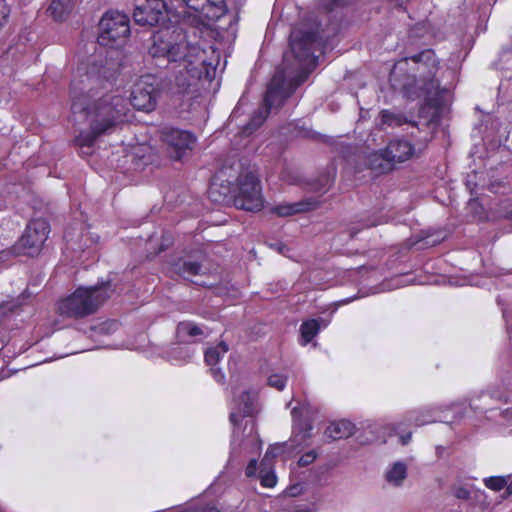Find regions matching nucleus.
<instances>
[{"label": "nucleus", "instance_id": "41", "mask_svg": "<svg viewBox=\"0 0 512 512\" xmlns=\"http://www.w3.org/2000/svg\"><path fill=\"white\" fill-rule=\"evenodd\" d=\"M321 181L324 182L322 184V187H326L329 184V182H330V178L329 177H324L323 179H321Z\"/></svg>", "mask_w": 512, "mask_h": 512}, {"label": "nucleus", "instance_id": "26", "mask_svg": "<svg viewBox=\"0 0 512 512\" xmlns=\"http://www.w3.org/2000/svg\"><path fill=\"white\" fill-rule=\"evenodd\" d=\"M381 123L388 126H400L405 120L400 114L392 113L388 110H383L380 114Z\"/></svg>", "mask_w": 512, "mask_h": 512}, {"label": "nucleus", "instance_id": "21", "mask_svg": "<svg viewBox=\"0 0 512 512\" xmlns=\"http://www.w3.org/2000/svg\"><path fill=\"white\" fill-rule=\"evenodd\" d=\"M386 481L398 487L401 486L407 477V466L403 462H396L386 472Z\"/></svg>", "mask_w": 512, "mask_h": 512}, {"label": "nucleus", "instance_id": "30", "mask_svg": "<svg viewBox=\"0 0 512 512\" xmlns=\"http://www.w3.org/2000/svg\"><path fill=\"white\" fill-rule=\"evenodd\" d=\"M453 495L462 500L470 499V491L463 486H455L453 487Z\"/></svg>", "mask_w": 512, "mask_h": 512}, {"label": "nucleus", "instance_id": "14", "mask_svg": "<svg viewBox=\"0 0 512 512\" xmlns=\"http://www.w3.org/2000/svg\"><path fill=\"white\" fill-rule=\"evenodd\" d=\"M255 397V393L243 391L236 399V407L230 414V420L234 425H237L243 417L253 413Z\"/></svg>", "mask_w": 512, "mask_h": 512}, {"label": "nucleus", "instance_id": "24", "mask_svg": "<svg viewBox=\"0 0 512 512\" xmlns=\"http://www.w3.org/2000/svg\"><path fill=\"white\" fill-rule=\"evenodd\" d=\"M319 323L315 319H311L302 323L300 327L303 344L309 343L319 332Z\"/></svg>", "mask_w": 512, "mask_h": 512}, {"label": "nucleus", "instance_id": "7", "mask_svg": "<svg viewBox=\"0 0 512 512\" xmlns=\"http://www.w3.org/2000/svg\"><path fill=\"white\" fill-rule=\"evenodd\" d=\"M160 138L169 156L174 160H182L193 149L196 138L185 130L165 127L160 132Z\"/></svg>", "mask_w": 512, "mask_h": 512}, {"label": "nucleus", "instance_id": "3", "mask_svg": "<svg viewBox=\"0 0 512 512\" xmlns=\"http://www.w3.org/2000/svg\"><path fill=\"white\" fill-rule=\"evenodd\" d=\"M171 38L154 35L149 53L154 58H167L169 63L174 64L171 69L175 74V83L185 89L200 79L206 70L205 50L199 43H191L185 34L177 33L175 41Z\"/></svg>", "mask_w": 512, "mask_h": 512}, {"label": "nucleus", "instance_id": "15", "mask_svg": "<svg viewBox=\"0 0 512 512\" xmlns=\"http://www.w3.org/2000/svg\"><path fill=\"white\" fill-rule=\"evenodd\" d=\"M365 164L377 174L387 173L394 169L385 150L369 153L365 158Z\"/></svg>", "mask_w": 512, "mask_h": 512}, {"label": "nucleus", "instance_id": "40", "mask_svg": "<svg viewBox=\"0 0 512 512\" xmlns=\"http://www.w3.org/2000/svg\"><path fill=\"white\" fill-rule=\"evenodd\" d=\"M378 224H379V222H377V221H367V222H365V223L363 224V226H364L365 228H369V227L376 226V225H378Z\"/></svg>", "mask_w": 512, "mask_h": 512}, {"label": "nucleus", "instance_id": "45", "mask_svg": "<svg viewBox=\"0 0 512 512\" xmlns=\"http://www.w3.org/2000/svg\"><path fill=\"white\" fill-rule=\"evenodd\" d=\"M109 326H110V327H116V326H117V323H116V322H111V323H109Z\"/></svg>", "mask_w": 512, "mask_h": 512}, {"label": "nucleus", "instance_id": "8", "mask_svg": "<svg viewBox=\"0 0 512 512\" xmlns=\"http://www.w3.org/2000/svg\"><path fill=\"white\" fill-rule=\"evenodd\" d=\"M100 35L98 41L101 45L125 39L130 33L129 18L119 11L107 12L99 22Z\"/></svg>", "mask_w": 512, "mask_h": 512}, {"label": "nucleus", "instance_id": "1", "mask_svg": "<svg viewBox=\"0 0 512 512\" xmlns=\"http://www.w3.org/2000/svg\"><path fill=\"white\" fill-rule=\"evenodd\" d=\"M329 36L314 16H310L291 31L290 49L298 62L295 67L297 74L287 85L282 75L278 74L273 77L267 88L263 106L259 107L243 127L244 135H250L258 129L267 118L270 109L280 107L296 88L307 80L309 74L316 67L314 52L321 48L324 39Z\"/></svg>", "mask_w": 512, "mask_h": 512}, {"label": "nucleus", "instance_id": "29", "mask_svg": "<svg viewBox=\"0 0 512 512\" xmlns=\"http://www.w3.org/2000/svg\"><path fill=\"white\" fill-rule=\"evenodd\" d=\"M316 457L317 455L315 451L311 450L300 457V459L298 460V465L300 467L308 466L315 461Z\"/></svg>", "mask_w": 512, "mask_h": 512}, {"label": "nucleus", "instance_id": "32", "mask_svg": "<svg viewBox=\"0 0 512 512\" xmlns=\"http://www.w3.org/2000/svg\"><path fill=\"white\" fill-rule=\"evenodd\" d=\"M435 86H436L435 80L431 78L427 84H425L424 86H422L420 88L421 93L415 92L411 97L414 99V98L420 97L422 94H430L432 92V90L435 89Z\"/></svg>", "mask_w": 512, "mask_h": 512}, {"label": "nucleus", "instance_id": "22", "mask_svg": "<svg viewBox=\"0 0 512 512\" xmlns=\"http://www.w3.org/2000/svg\"><path fill=\"white\" fill-rule=\"evenodd\" d=\"M177 335L180 339H185V337H198L204 336L205 331L200 326L196 325L191 321H183L177 325Z\"/></svg>", "mask_w": 512, "mask_h": 512}, {"label": "nucleus", "instance_id": "9", "mask_svg": "<svg viewBox=\"0 0 512 512\" xmlns=\"http://www.w3.org/2000/svg\"><path fill=\"white\" fill-rule=\"evenodd\" d=\"M50 232L49 223L42 218L33 219L26 227L15 249L29 256L38 254Z\"/></svg>", "mask_w": 512, "mask_h": 512}, {"label": "nucleus", "instance_id": "4", "mask_svg": "<svg viewBox=\"0 0 512 512\" xmlns=\"http://www.w3.org/2000/svg\"><path fill=\"white\" fill-rule=\"evenodd\" d=\"M111 294L110 282L90 287H79L58 302L57 311L61 316L67 318L82 319L96 313Z\"/></svg>", "mask_w": 512, "mask_h": 512}, {"label": "nucleus", "instance_id": "44", "mask_svg": "<svg viewBox=\"0 0 512 512\" xmlns=\"http://www.w3.org/2000/svg\"><path fill=\"white\" fill-rule=\"evenodd\" d=\"M297 410H298L297 408H293V410H292V415H293V417H295V416H296V414H297Z\"/></svg>", "mask_w": 512, "mask_h": 512}, {"label": "nucleus", "instance_id": "37", "mask_svg": "<svg viewBox=\"0 0 512 512\" xmlns=\"http://www.w3.org/2000/svg\"><path fill=\"white\" fill-rule=\"evenodd\" d=\"M411 440V433L400 436V442L402 445H406Z\"/></svg>", "mask_w": 512, "mask_h": 512}, {"label": "nucleus", "instance_id": "6", "mask_svg": "<svg viewBox=\"0 0 512 512\" xmlns=\"http://www.w3.org/2000/svg\"><path fill=\"white\" fill-rule=\"evenodd\" d=\"M158 95L156 77L150 74L143 75L133 85L130 103L137 110L150 112L157 105Z\"/></svg>", "mask_w": 512, "mask_h": 512}, {"label": "nucleus", "instance_id": "35", "mask_svg": "<svg viewBox=\"0 0 512 512\" xmlns=\"http://www.w3.org/2000/svg\"><path fill=\"white\" fill-rule=\"evenodd\" d=\"M211 373L217 382L222 383L224 381L225 376L219 368H214L212 366Z\"/></svg>", "mask_w": 512, "mask_h": 512}, {"label": "nucleus", "instance_id": "10", "mask_svg": "<svg viewBox=\"0 0 512 512\" xmlns=\"http://www.w3.org/2000/svg\"><path fill=\"white\" fill-rule=\"evenodd\" d=\"M182 2L197 13L203 25H206L204 21H217L227 13L225 0H182Z\"/></svg>", "mask_w": 512, "mask_h": 512}, {"label": "nucleus", "instance_id": "23", "mask_svg": "<svg viewBox=\"0 0 512 512\" xmlns=\"http://www.w3.org/2000/svg\"><path fill=\"white\" fill-rule=\"evenodd\" d=\"M228 345L220 342L217 346L211 347L205 352V362L210 366H215L220 359L227 353Z\"/></svg>", "mask_w": 512, "mask_h": 512}, {"label": "nucleus", "instance_id": "19", "mask_svg": "<svg viewBox=\"0 0 512 512\" xmlns=\"http://www.w3.org/2000/svg\"><path fill=\"white\" fill-rule=\"evenodd\" d=\"M202 265L193 260L179 259L172 265V272L183 277L190 279L193 276L201 274Z\"/></svg>", "mask_w": 512, "mask_h": 512}, {"label": "nucleus", "instance_id": "43", "mask_svg": "<svg viewBox=\"0 0 512 512\" xmlns=\"http://www.w3.org/2000/svg\"><path fill=\"white\" fill-rule=\"evenodd\" d=\"M505 217H506L507 219H512V210H511L510 212H508V213L505 215Z\"/></svg>", "mask_w": 512, "mask_h": 512}, {"label": "nucleus", "instance_id": "28", "mask_svg": "<svg viewBox=\"0 0 512 512\" xmlns=\"http://www.w3.org/2000/svg\"><path fill=\"white\" fill-rule=\"evenodd\" d=\"M243 445L244 446H252L256 449L259 448V439H258V435L255 431L253 421H250L249 432L247 435V441L245 443H243Z\"/></svg>", "mask_w": 512, "mask_h": 512}, {"label": "nucleus", "instance_id": "39", "mask_svg": "<svg viewBox=\"0 0 512 512\" xmlns=\"http://www.w3.org/2000/svg\"><path fill=\"white\" fill-rule=\"evenodd\" d=\"M273 248H275L278 252L283 253L284 249H286V246L281 243H275L271 245Z\"/></svg>", "mask_w": 512, "mask_h": 512}, {"label": "nucleus", "instance_id": "38", "mask_svg": "<svg viewBox=\"0 0 512 512\" xmlns=\"http://www.w3.org/2000/svg\"><path fill=\"white\" fill-rule=\"evenodd\" d=\"M312 429L310 425L307 426L306 430L301 434V441H305L307 438H310L309 431Z\"/></svg>", "mask_w": 512, "mask_h": 512}, {"label": "nucleus", "instance_id": "36", "mask_svg": "<svg viewBox=\"0 0 512 512\" xmlns=\"http://www.w3.org/2000/svg\"><path fill=\"white\" fill-rule=\"evenodd\" d=\"M345 0H332V3L326 7L327 10L331 11L334 7L345 5Z\"/></svg>", "mask_w": 512, "mask_h": 512}, {"label": "nucleus", "instance_id": "2", "mask_svg": "<svg viewBox=\"0 0 512 512\" xmlns=\"http://www.w3.org/2000/svg\"><path fill=\"white\" fill-rule=\"evenodd\" d=\"M100 77L108 81L113 78V73L107 75V70L103 69L96 76L92 69L83 79H74L71 83L72 113L84 114L89 122V131L81 132L75 139L82 150L91 149L99 136L124 122L129 111L126 99L119 93H107L91 103L95 96L93 84L98 82Z\"/></svg>", "mask_w": 512, "mask_h": 512}, {"label": "nucleus", "instance_id": "17", "mask_svg": "<svg viewBox=\"0 0 512 512\" xmlns=\"http://www.w3.org/2000/svg\"><path fill=\"white\" fill-rule=\"evenodd\" d=\"M484 485L495 492L504 490L501 497L506 499L512 495V473L505 476H491L483 480Z\"/></svg>", "mask_w": 512, "mask_h": 512}, {"label": "nucleus", "instance_id": "31", "mask_svg": "<svg viewBox=\"0 0 512 512\" xmlns=\"http://www.w3.org/2000/svg\"><path fill=\"white\" fill-rule=\"evenodd\" d=\"M10 9L5 0H0V28L6 23Z\"/></svg>", "mask_w": 512, "mask_h": 512}, {"label": "nucleus", "instance_id": "25", "mask_svg": "<svg viewBox=\"0 0 512 512\" xmlns=\"http://www.w3.org/2000/svg\"><path fill=\"white\" fill-rule=\"evenodd\" d=\"M47 12L56 21H60L67 14V8L61 0H53L47 9Z\"/></svg>", "mask_w": 512, "mask_h": 512}, {"label": "nucleus", "instance_id": "20", "mask_svg": "<svg viewBox=\"0 0 512 512\" xmlns=\"http://www.w3.org/2000/svg\"><path fill=\"white\" fill-rule=\"evenodd\" d=\"M355 430L354 424L347 420H341L338 422L331 423L326 429V435L333 439L348 438L353 435Z\"/></svg>", "mask_w": 512, "mask_h": 512}, {"label": "nucleus", "instance_id": "42", "mask_svg": "<svg viewBox=\"0 0 512 512\" xmlns=\"http://www.w3.org/2000/svg\"><path fill=\"white\" fill-rule=\"evenodd\" d=\"M483 496H484V492L478 491V492L475 493V497L476 498L483 497Z\"/></svg>", "mask_w": 512, "mask_h": 512}, {"label": "nucleus", "instance_id": "13", "mask_svg": "<svg viewBox=\"0 0 512 512\" xmlns=\"http://www.w3.org/2000/svg\"><path fill=\"white\" fill-rule=\"evenodd\" d=\"M319 206V201L308 198L295 203H283L274 206L271 211L279 217H288L298 213L314 210Z\"/></svg>", "mask_w": 512, "mask_h": 512}, {"label": "nucleus", "instance_id": "11", "mask_svg": "<svg viewBox=\"0 0 512 512\" xmlns=\"http://www.w3.org/2000/svg\"><path fill=\"white\" fill-rule=\"evenodd\" d=\"M164 8L162 0H144L134 9V21L141 26H154L159 22Z\"/></svg>", "mask_w": 512, "mask_h": 512}, {"label": "nucleus", "instance_id": "33", "mask_svg": "<svg viewBox=\"0 0 512 512\" xmlns=\"http://www.w3.org/2000/svg\"><path fill=\"white\" fill-rule=\"evenodd\" d=\"M409 421L414 422L415 425H417V426H422V425L432 422V420L427 418L426 416L420 417V416L416 415L415 412H412L409 414Z\"/></svg>", "mask_w": 512, "mask_h": 512}, {"label": "nucleus", "instance_id": "34", "mask_svg": "<svg viewBox=\"0 0 512 512\" xmlns=\"http://www.w3.org/2000/svg\"><path fill=\"white\" fill-rule=\"evenodd\" d=\"M257 471V460L251 459L246 467L245 473L247 477H252Z\"/></svg>", "mask_w": 512, "mask_h": 512}, {"label": "nucleus", "instance_id": "27", "mask_svg": "<svg viewBox=\"0 0 512 512\" xmlns=\"http://www.w3.org/2000/svg\"><path fill=\"white\" fill-rule=\"evenodd\" d=\"M286 382L287 376L283 374H272L268 378V385L279 391H282L285 388Z\"/></svg>", "mask_w": 512, "mask_h": 512}, {"label": "nucleus", "instance_id": "12", "mask_svg": "<svg viewBox=\"0 0 512 512\" xmlns=\"http://www.w3.org/2000/svg\"><path fill=\"white\" fill-rule=\"evenodd\" d=\"M393 168L396 164L409 160L414 154L413 145L405 139H394L384 149Z\"/></svg>", "mask_w": 512, "mask_h": 512}, {"label": "nucleus", "instance_id": "18", "mask_svg": "<svg viewBox=\"0 0 512 512\" xmlns=\"http://www.w3.org/2000/svg\"><path fill=\"white\" fill-rule=\"evenodd\" d=\"M274 456L275 454L268 450L260 463V483L267 488L274 487L277 482L276 475L272 470V459Z\"/></svg>", "mask_w": 512, "mask_h": 512}, {"label": "nucleus", "instance_id": "5", "mask_svg": "<svg viewBox=\"0 0 512 512\" xmlns=\"http://www.w3.org/2000/svg\"><path fill=\"white\" fill-rule=\"evenodd\" d=\"M227 182L231 185L229 193L236 208L250 212L262 209L264 199L260 181L252 171L242 169L234 181Z\"/></svg>", "mask_w": 512, "mask_h": 512}, {"label": "nucleus", "instance_id": "16", "mask_svg": "<svg viewBox=\"0 0 512 512\" xmlns=\"http://www.w3.org/2000/svg\"><path fill=\"white\" fill-rule=\"evenodd\" d=\"M410 59L415 63H424L426 65L432 64V66L435 68V71L437 70L438 62L432 50H424L416 55L411 56ZM408 60L409 58H403L396 62L391 71V76L395 77L399 72L404 70V67L408 63Z\"/></svg>", "mask_w": 512, "mask_h": 512}]
</instances>
